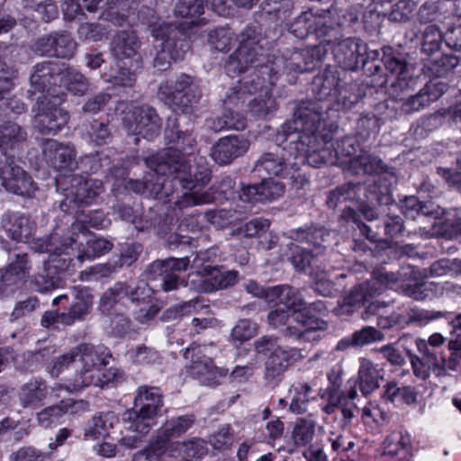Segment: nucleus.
I'll list each match as a JSON object with an SVG mask.
<instances>
[{"mask_svg": "<svg viewBox=\"0 0 461 461\" xmlns=\"http://www.w3.org/2000/svg\"><path fill=\"white\" fill-rule=\"evenodd\" d=\"M255 350L259 354L270 353L265 364V376L267 380H275L294 362L303 358L301 350L295 348L284 347L278 339L263 336L255 340Z\"/></svg>", "mask_w": 461, "mask_h": 461, "instance_id": "13", "label": "nucleus"}, {"mask_svg": "<svg viewBox=\"0 0 461 461\" xmlns=\"http://www.w3.org/2000/svg\"><path fill=\"white\" fill-rule=\"evenodd\" d=\"M0 182L8 192L21 196H32L37 189L36 184L13 157L0 161Z\"/></svg>", "mask_w": 461, "mask_h": 461, "instance_id": "23", "label": "nucleus"}, {"mask_svg": "<svg viewBox=\"0 0 461 461\" xmlns=\"http://www.w3.org/2000/svg\"><path fill=\"white\" fill-rule=\"evenodd\" d=\"M132 0H82L85 8L89 12H95L101 4H105V9L102 12L100 17L111 22L114 25L122 26L130 23L129 8L130 2Z\"/></svg>", "mask_w": 461, "mask_h": 461, "instance_id": "33", "label": "nucleus"}, {"mask_svg": "<svg viewBox=\"0 0 461 461\" xmlns=\"http://www.w3.org/2000/svg\"><path fill=\"white\" fill-rule=\"evenodd\" d=\"M26 140V132L12 122H5L0 128V150L6 157L8 152L14 149Z\"/></svg>", "mask_w": 461, "mask_h": 461, "instance_id": "47", "label": "nucleus"}, {"mask_svg": "<svg viewBox=\"0 0 461 461\" xmlns=\"http://www.w3.org/2000/svg\"><path fill=\"white\" fill-rule=\"evenodd\" d=\"M189 262L187 257L156 260L149 266L148 275L151 279L162 278L161 285L163 291H174L183 284V280H181L177 273L185 271Z\"/></svg>", "mask_w": 461, "mask_h": 461, "instance_id": "27", "label": "nucleus"}, {"mask_svg": "<svg viewBox=\"0 0 461 461\" xmlns=\"http://www.w3.org/2000/svg\"><path fill=\"white\" fill-rule=\"evenodd\" d=\"M152 294V289L142 280L137 282L134 286L124 283H117L102 295L100 307L104 311L110 312L124 300L145 304L151 301Z\"/></svg>", "mask_w": 461, "mask_h": 461, "instance_id": "22", "label": "nucleus"}, {"mask_svg": "<svg viewBox=\"0 0 461 461\" xmlns=\"http://www.w3.org/2000/svg\"><path fill=\"white\" fill-rule=\"evenodd\" d=\"M238 279L237 271H221L210 265L189 274L186 285L198 293H212L233 285Z\"/></svg>", "mask_w": 461, "mask_h": 461, "instance_id": "20", "label": "nucleus"}, {"mask_svg": "<svg viewBox=\"0 0 461 461\" xmlns=\"http://www.w3.org/2000/svg\"><path fill=\"white\" fill-rule=\"evenodd\" d=\"M348 170L353 175H372L384 170L382 160L366 151L348 160Z\"/></svg>", "mask_w": 461, "mask_h": 461, "instance_id": "46", "label": "nucleus"}, {"mask_svg": "<svg viewBox=\"0 0 461 461\" xmlns=\"http://www.w3.org/2000/svg\"><path fill=\"white\" fill-rule=\"evenodd\" d=\"M56 187L64 195L59 204L63 212L93 203L104 190L101 180L83 175L56 176Z\"/></svg>", "mask_w": 461, "mask_h": 461, "instance_id": "9", "label": "nucleus"}, {"mask_svg": "<svg viewBox=\"0 0 461 461\" xmlns=\"http://www.w3.org/2000/svg\"><path fill=\"white\" fill-rule=\"evenodd\" d=\"M77 359L82 365L81 370L76 373L71 380L64 384H55L50 390L59 391L63 389L74 393L91 385L104 387L112 381L114 374L111 370L107 373L103 370L106 365L103 354L95 346L86 343L77 345L53 359L48 366L49 373L51 376L58 377Z\"/></svg>", "mask_w": 461, "mask_h": 461, "instance_id": "3", "label": "nucleus"}, {"mask_svg": "<svg viewBox=\"0 0 461 461\" xmlns=\"http://www.w3.org/2000/svg\"><path fill=\"white\" fill-rule=\"evenodd\" d=\"M366 44L356 38H344L332 45V54L336 62L344 69L354 70L360 62L365 61Z\"/></svg>", "mask_w": 461, "mask_h": 461, "instance_id": "30", "label": "nucleus"}, {"mask_svg": "<svg viewBox=\"0 0 461 461\" xmlns=\"http://www.w3.org/2000/svg\"><path fill=\"white\" fill-rule=\"evenodd\" d=\"M65 63L58 61H43L34 66L31 76L32 92L42 94V95L58 97L59 92L55 90L61 80L60 75L64 73Z\"/></svg>", "mask_w": 461, "mask_h": 461, "instance_id": "26", "label": "nucleus"}, {"mask_svg": "<svg viewBox=\"0 0 461 461\" xmlns=\"http://www.w3.org/2000/svg\"><path fill=\"white\" fill-rule=\"evenodd\" d=\"M402 285L404 284L398 274L388 272L384 267L375 269L366 283L360 285L350 296L344 299L343 304L336 309L337 314H350L353 312V307L368 302L387 289L402 292Z\"/></svg>", "mask_w": 461, "mask_h": 461, "instance_id": "11", "label": "nucleus"}, {"mask_svg": "<svg viewBox=\"0 0 461 461\" xmlns=\"http://www.w3.org/2000/svg\"><path fill=\"white\" fill-rule=\"evenodd\" d=\"M359 99L360 93L356 84H341L326 103L324 110L347 111L357 104Z\"/></svg>", "mask_w": 461, "mask_h": 461, "instance_id": "41", "label": "nucleus"}, {"mask_svg": "<svg viewBox=\"0 0 461 461\" xmlns=\"http://www.w3.org/2000/svg\"><path fill=\"white\" fill-rule=\"evenodd\" d=\"M140 46L141 42L134 30H120L111 38L109 51L117 65H130L131 69L139 70L142 65Z\"/></svg>", "mask_w": 461, "mask_h": 461, "instance_id": "19", "label": "nucleus"}, {"mask_svg": "<svg viewBox=\"0 0 461 461\" xmlns=\"http://www.w3.org/2000/svg\"><path fill=\"white\" fill-rule=\"evenodd\" d=\"M459 59L454 55H441L439 58L428 59L423 69L429 77H440L457 67Z\"/></svg>", "mask_w": 461, "mask_h": 461, "instance_id": "52", "label": "nucleus"}, {"mask_svg": "<svg viewBox=\"0 0 461 461\" xmlns=\"http://www.w3.org/2000/svg\"><path fill=\"white\" fill-rule=\"evenodd\" d=\"M116 112L121 115L122 125L128 134L150 139L158 135L161 128V120L156 111L148 105H137L133 102H120Z\"/></svg>", "mask_w": 461, "mask_h": 461, "instance_id": "10", "label": "nucleus"}, {"mask_svg": "<svg viewBox=\"0 0 461 461\" xmlns=\"http://www.w3.org/2000/svg\"><path fill=\"white\" fill-rule=\"evenodd\" d=\"M359 184L348 183L330 192L327 204L330 208H336L339 203L347 201H354L359 198L358 192L361 189Z\"/></svg>", "mask_w": 461, "mask_h": 461, "instance_id": "57", "label": "nucleus"}, {"mask_svg": "<svg viewBox=\"0 0 461 461\" xmlns=\"http://www.w3.org/2000/svg\"><path fill=\"white\" fill-rule=\"evenodd\" d=\"M358 384L361 393L368 395L376 390L384 378V371L368 358L359 359Z\"/></svg>", "mask_w": 461, "mask_h": 461, "instance_id": "40", "label": "nucleus"}, {"mask_svg": "<svg viewBox=\"0 0 461 461\" xmlns=\"http://www.w3.org/2000/svg\"><path fill=\"white\" fill-rule=\"evenodd\" d=\"M0 224L7 236L16 242H28L34 230L29 217L19 212H5Z\"/></svg>", "mask_w": 461, "mask_h": 461, "instance_id": "34", "label": "nucleus"}, {"mask_svg": "<svg viewBox=\"0 0 461 461\" xmlns=\"http://www.w3.org/2000/svg\"><path fill=\"white\" fill-rule=\"evenodd\" d=\"M442 34L436 25H429L422 34L421 51L428 56L437 54L441 47Z\"/></svg>", "mask_w": 461, "mask_h": 461, "instance_id": "63", "label": "nucleus"}, {"mask_svg": "<svg viewBox=\"0 0 461 461\" xmlns=\"http://www.w3.org/2000/svg\"><path fill=\"white\" fill-rule=\"evenodd\" d=\"M201 95L198 85L186 74H181L176 78L165 81L158 89V96L166 104L183 113H187L193 105L197 104Z\"/></svg>", "mask_w": 461, "mask_h": 461, "instance_id": "14", "label": "nucleus"}, {"mask_svg": "<svg viewBox=\"0 0 461 461\" xmlns=\"http://www.w3.org/2000/svg\"><path fill=\"white\" fill-rule=\"evenodd\" d=\"M195 422L194 414H185L167 420L158 429L159 437L169 441L177 438L189 430Z\"/></svg>", "mask_w": 461, "mask_h": 461, "instance_id": "45", "label": "nucleus"}, {"mask_svg": "<svg viewBox=\"0 0 461 461\" xmlns=\"http://www.w3.org/2000/svg\"><path fill=\"white\" fill-rule=\"evenodd\" d=\"M42 154L48 164L57 172L58 176H72L77 167V151L71 143H60L56 140L48 139L42 142Z\"/></svg>", "mask_w": 461, "mask_h": 461, "instance_id": "24", "label": "nucleus"}, {"mask_svg": "<svg viewBox=\"0 0 461 461\" xmlns=\"http://www.w3.org/2000/svg\"><path fill=\"white\" fill-rule=\"evenodd\" d=\"M461 270V261L458 259L441 258L435 261L429 268L422 270L424 277H439L447 275H454Z\"/></svg>", "mask_w": 461, "mask_h": 461, "instance_id": "59", "label": "nucleus"}, {"mask_svg": "<svg viewBox=\"0 0 461 461\" xmlns=\"http://www.w3.org/2000/svg\"><path fill=\"white\" fill-rule=\"evenodd\" d=\"M333 123L327 122V130L330 132V140L329 144L324 143L322 140H321V134L318 131H315L312 128L313 131H315L314 135L318 136V142L311 143V146L304 145L308 149L304 150L302 143L299 140H295L293 143L295 144V149L302 156L303 160H306L307 163L314 167H319L323 164H333L335 162V158L339 155H342L345 157H350V158L357 156V152L361 153L360 145L358 140L355 137L347 136L343 138L337 144V149H334L332 140V131L334 129Z\"/></svg>", "mask_w": 461, "mask_h": 461, "instance_id": "8", "label": "nucleus"}, {"mask_svg": "<svg viewBox=\"0 0 461 461\" xmlns=\"http://www.w3.org/2000/svg\"><path fill=\"white\" fill-rule=\"evenodd\" d=\"M59 87H64L68 91L72 92L74 95H83L87 89V81L86 77L74 68L67 67L65 64V70L60 75Z\"/></svg>", "mask_w": 461, "mask_h": 461, "instance_id": "56", "label": "nucleus"}, {"mask_svg": "<svg viewBox=\"0 0 461 461\" xmlns=\"http://www.w3.org/2000/svg\"><path fill=\"white\" fill-rule=\"evenodd\" d=\"M342 84L340 72L337 68H328L321 74L316 76L312 83V90L315 95V101H303L296 108L293 120L283 124V130L277 134V141L293 143L299 140L303 149L304 145L318 142V136L314 135L312 128L320 132V138L329 144L330 132L327 128V113H323L326 103L334 95L335 89Z\"/></svg>", "mask_w": 461, "mask_h": 461, "instance_id": "2", "label": "nucleus"}, {"mask_svg": "<svg viewBox=\"0 0 461 461\" xmlns=\"http://www.w3.org/2000/svg\"><path fill=\"white\" fill-rule=\"evenodd\" d=\"M384 339V335L374 327L366 326L355 331L350 337L341 339L338 348L344 349L348 347H363Z\"/></svg>", "mask_w": 461, "mask_h": 461, "instance_id": "50", "label": "nucleus"}, {"mask_svg": "<svg viewBox=\"0 0 461 461\" xmlns=\"http://www.w3.org/2000/svg\"><path fill=\"white\" fill-rule=\"evenodd\" d=\"M207 453L206 444L200 438L182 442H172L170 456L182 461H196Z\"/></svg>", "mask_w": 461, "mask_h": 461, "instance_id": "43", "label": "nucleus"}, {"mask_svg": "<svg viewBox=\"0 0 461 461\" xmlns=\"http://www.w3.org/2000/svg\"><path fill=\"white\" fill-rule=\"evenodd\" d=\"M164 406L159 387L140 385L137 388L132 408L125 411L122 420L128 429L149 433Z\"/></svg>", "mask_w": 461, "mask_h": 461, "instance_id": "5", "label": "nucleus"}, {"mask_svg": "<svg viewBox=\"0 0 461 461\" xmlns=\"http://www.w3.org/2000/svg\"><path fill=\"white\" fill-rule=\"evenodd\" d=\"M113 412L95 415L85 426V438L94 440L104 438L113 427Z\"/></svg>", "mask_w": 461, "mask_h": 461, "instance_id": "51", "label": "nucleus"}, {"mask_svg": "<svg viewBox=\"0 0 461 461\" xmlns=\"http://www.w3.org/2000/svg\"><path fill=\"white\" fill-rule=\"evenodd\" d=\"M311 51L312 50L309 49H303L294 51L290 57L285 59L283 57L276 58L273 62L267 64L274 68L270 75H274L276 71V76L277 78L281 67L283 70L287 73H303L312 70L315 67V60Z\"/></svg>", "mask_w": 461, "mask_h": 461, "instance_id": "37", "label": "nucleus"}, {"mask_svg": "<svg viewBox=\"0 0 461 461\" xmlns=\"http://www.w3.org/2000/svg\"><path fill=\"white\" fill-rule=\"evenodd\" d=\"M150 27L151 35L156 41H159L156 48L160 50L157 53L154 59V67L158 70H167L171 61H178L184 59L185 53L187 50L188 45L184 41L177 39V34L180 32L176 27L167 23H151L148 22Z\"/></svg>", "mask_w": 461, "mask_h": 461, "instance_id": "12", "label": "nucleus"}, {"mask_svg": "<svg viewBox=\"0 0 461 461\" xmlns=\"http://www.w3.org/2000/svg\"><path fill=\"white\" fill-rule=\"evenodd\" d=\"M46 382L41 378H32L20 389L19 401L23 408H37L48 399L50 393Z\"/></svg>", "mask_w": 461, "mask_h": 461, "instance_id": "39", "label": "nucleus"}, {"mask_svg": "<svg viewBox=\"0 0 461 461\" xmlns=\"http://www.w3.org/2000/svg\"><path fill=\"white\" fill-rule=\"evenodd\" d=\"M17 71L13 67H6V76L0 74V101L13 113L21 114L25 112V104L20 100L5 96L14 86Z\"/></svg>", "mask_w": 461, "mask_h": 461, "instance_id": "48", "label": "nucleus"}, {"mask_svg": "<svg viewBox=\"0 0 461 461\" xmlns=\"http://www.w3.org/2000/svg\"><path fill=\"white\" fill-rule=\"evenodd\" d=\"M455 332L457 333L456 340L459 348L454 349L447 360L438 356L436 351L429 350L423 341H416V346L420 357L411 356V364L414 375L421 380H426L433 373L439 376L445 368L452 371H461V314L451 321Z\"/></svg>", "mask_w": 461, "mask_h": 461, "instance_id": "7", "label": "nucleus"}, {"mask_svg": "<svg viewBox=\"0 0 461 461\" xmlns=\"http://www.w3.org/2000/svg\"><path fill=\"white\" fill-rule=\"evenodd\" d=\"M204 349V346L194 344L186 348L184 356L186 359H191L190 365L186 366L187 372L200 384L216 386L228 375V370L216 366L213 360L205 356Z\"/></svg>", "mask_w": 461, "mask_h": 461, "instance_id": "17", "label": "nucleus"}, {"mask_svg": "<svg viewBox=\"0 0 461 461\" xmlns=\"http://www.w3.org/2000/svg\"><path fill=\"white\" fill-rule=\"evenodd\" d=\"M257 324L250 320H240L231 330L230 341L235 346H240L253 338L257 334Z\"/></svg>", "mask_w": 461, "mask_h": 461, "instance_id": "62", "label": "nucleus"}, {"mask_svg": "<svg viewBox=\"0 0 461 461\" xmlns=\"http://www.w3.org/2000/svg\"><path fill=\"white\" fill-rule=\"evenodd\" d=\"M171 447L172 442L167 438L159 437V431L157 430L149 445L141 451V455L145 456L147 461H159L165 454L170 456Z\"/></svg>", "mask_w": 461, "mask_h": 461, "instance_id": "58", "label": "nucleus"}, {"mask_svg": "<svg viewBox=\"0 0 461 461\" xmlns=\"http://www.w3.org/2000/svg\"><path fill=\"white\" fill-rule=\"evenodd\" d=\"M240 91L233 89L224 101L225 112L221 116L212 119L210 128L214 131L223 130L242 131L246 128L247 120L239 109L242 107Z\"/></svg>", "mask_w": 461, "mask_h": 461, "instance_id": "29", "label": "nucleus"}, {"mask_svg": "<svg viewBox=\"0 0 461 461\" xmlns=\"http://www.w3.org/2000/svg\"><path fill=\"white\" fill-rule=\"evenodd\" d=\"M111 221L101 211H91L87 214L79 213L77 221L71 225L73 231L78 230L85 233L88 227L95 229H104L110 225Z\"/></svg>", "mask_w": 461, "mask_h": 461, "instance_id": "54", "label": "nucleus"}, {"mask_svg": "<svg viewBox=\"0 0 461 461\" xmlns=\"http://www.w3.org/2000/svg\"><path fill=\"white\" fill-rule=\"evenodd\" d=\"M443 316L444 314L441 312L411 308L407 312L406 315H403V320L405 321L404 328L409 325L424 327L432 321L438 320Z\"/></svg>", "mask_w": 461, "mask_h": 461, "instance_id": "60", "label": "nucleus"}, {"mask_svg": "<svg viewBox=\"0 0 461 461\" xmlns=\"http://www.w3.org/2000/svg\"><path fill=\"white\" fill-rule=\"evenodd\" d=\"M327 306L323 301L318 300L299 307L296 312L292 313V320L297 323V326L288 325L284 333L286 337L296 339H310L309 334L316 330H325L328 327L327 322L315 317L316 313H323Z\"/></svg>", "mask_w": 461, "mask_h": 461, "instance_id": "18", "label": "nucleus"}, {"mask_svg": "<svg viewBox=\"0 0 461 461\" xmlns=\"http://www.w3.org/2000/svg\"><path fill=\"white\" fill-rule=\"evenodd\" d=\"M312 386L304 382H298L290 390L294 393L291 399L289 410L294 414H303L307 411L308 403L311 400Z\"/></svg>", "mask_w": 461, "mask_h": 461, "instance_id": "53", "label": "nucleus"}, {"mask_svg": "<svg viewBox=\"0 0 461 461\" xmlns=\"http://www.w3.org/2000/svg\"><path fill=\"white\" fill-rule=\"evenodd\" d=\"M315 421L311 419H299L293 430V438L297 446H305L312 442L315 434Z\"/></svg>", "mask_w": 461, "mask_h": 461, "instance_id": "61", "label": "nucleus"}, {"mask_svg": "<svg viewBox=\"0 0 461 461\" xmlns=\"http://www.w3.org/2000/svg\"><path fill=\"white\" fill-rule=\"evenodd\" d=\"M273 70L274 68L268 65L256 64L249 79L247 78L240 82L239 89H236V91H240L241 104H244L248 94L258 91L260 93L249 102V111L255 116H266L277 108L276 102L271 95V86L276 81V71L274 75H270Z\"/></svg>", "mask_w": 461, "mask_h": 461, "instance_id": "6", "label": "nucleus"}, {"mask_svg": "<svg viewBox=\"0 0 461 461\" xmlns=\"http://www.w3.org/2000/svg\"><path fill=\"white\" fill-rule=\"evenodd\" d=\"M59 87H64L68 91L72 92L74 95H83L87 89V81L86 77L74 68L67 67L65 64V70L60 75Z\"/></svg>", "mask_w": 461, "mask_h": 461, "instance_id": "55", "label": "nucleus"}, {"mask_svg": "<svg viewBox=\"0 0 461 461\" xmlns=\"http://www.w3.org/2000/svg\"><path fill=\"white\" fill-rule=\"evenodd\" d=\"M384 461H410L412 456L411 437L406 431H393L384 441Z\"/></svg>", "mask_w": 461, "mask_h": 461, "instance_id": "36", "label": "nucleus"}, {"mask_svg": "<svg viewBox=\"0 0 461 461\" xmlns=\"http://www.w3.org/2000/svg\"><path fill=\"white\" fill-rule=\"evenodd\" d=\"M82 234L86 240V246L80 241L76 256L80 263H83L85 259L98 258L111 250L113 244L109 240L95 237V235Z\"/></svg>", "mask_w": 461, "mask_h": 461, "instance_id": "44", "label": "nucleus"}, {"mask_svg": "<svg viewBox=\"0 0 461 461\" xmlns=\"http://www.w3.org/2000/svg\"><path fill=\"white\" fill-rule=\"evenodd\" d=\"M384 63L389 75L381 86L387 87L394 99L403 100V95L418 85L419 77L415 74V68L404 58L391 55L384 57Z\"/></svg>", "mask_w": 461, "mask_h": 461, "instance_id": "15", "label": "nucleus"}, {"mask_svg": "<svg viewBox=\"0 0 461 461\" xmlns=\"http://www.w3.org/2000/svg\"><path fill=\"white\" fill-rule=\"evenodd\" d=\"M250 141L240 135H230L221 138L211 149L212 158L219 165L230 164L243 156L249 149Z\"/></svg>", "mask_w": 461, "mask_h": 461, "instance_id": "31", "label": "nucleus"}, {"mask_svg": "<svg viewBox=\"0 0 461 461\" xmlns=\"http://www.w3.org/2000/svg\"><path fill=\"white\" fill-rule=\"evenodd\" d=\"M72 303L68 312H62L63 325H72L89 313L93 304L92 294L88 288L77 286L72 291Z\"/></svg>", "mask_w": 461, "mask_h": 461, "instance_id": "38", "label": "nucleus"}, {"mask_svg": "<svg viewBox=\"0 0 461 461\" xmlns=\"http://www.w3.org/2000/svg\"><path fill=\"white\" fill-rule=\"evenodd\" d=\"M78 236L60 237L51 233L48 237L33 240L32 248L39 253H48L49 257L41 267L30 276L31 286L39 293H48L59 286L58 272L68 271L72 266L75 248Z\"/></svg>", "mask_w": 461, "mask_h": 461, "instance_id": "4", "label": "nucleus"}, {"mask_svg": "<svg viewBox=\"0 0 461 461\" xmlns=\"http://www.w3.org/2000/svg\"><path fill=\"white\" fill-rule=\"evenodd\" d=\"M461 287L449 282H415L402 285V293L414 300L438 297L445 293H458Z\"/></svg>", "mask_w": 461, "mask_h": 461, "instance_id": "35", "label": "nucleus"}, {"mask_svg": "<svg viewBox=\"0 0 461 461\" xmlns=\"http://www.w3.org/2000/svg\"><path fill=\"white\" fill-rule=\"evenodd\" d=\"M179 157L177 152L171 150L164 155L147 158L146 165L150 171L145 176L144 182L129 179L125 187L167 203L177 186H182L186 191L175 201L174 211L213 202L215 196L212 189L203 190L209 183L207 171L202 170L195 174L194 180L188 179L186 167L181 164Z\"/></svg>", "mask_w": 461, "mask_h": 461, "instance_id": "1", "label": "nucleus"}, {"mask_svg": "<svg viewBox=\"0 0 461 461\" xmlns=\"http://www.w3.org/2000/svg\"><path fill=\"white\" fill-rule=\"evenodd\" d=\"M283 130V127L280 131H277L276 134L280 133ZM276 138H277V135H276ZM276 140V139H275ZM278 146H281L285 143L287 144V147L290 149H293L292 146H295L294 143H290L288 140L285 141H277L276 140ZM286 149V146L283 149L276 148V151H269L262 154L259 158L257 160L254 171L261 175L263 172H265L268 176H281L285 177L289 174L290 167L288 164V158L285 157V154L284 153L285 149ZM294 149L296 151L295 158L301 159L302 162H306V160H303L302 156L299 154L295 147Z\"/></svg>", "mask_w": 461, "mask_h": 461, "instance_id": "28", "label": "nucleus"}, {"mask_svg": "<svg viewBox=\"0 0 461 461\" xmlns=\"http://www.w3.org/2000/svg\"><path fill=\"white\" fill-rule=\"evenodd\" d=\"M165 137L169 144H172L173 147L168 148L166 150H163L162 152H159L156 154L155 156L164 155L165 153L174 150L179 154L178 159L181 161V164L185 165L186 167V177L188 179L194 180V175L199 173L202 170H206L208 174V179L210 180V172L209 169L205 167H197L195 169H193L192 167L189 164V159L185 158L186 153L187 155L191 154V150L193 149L194 146L196 143L195 137L193 134V131H181L178 129V125H176L175 123L170 126V124L167 125V127L165 130Z\"/></svg>", "mask_w": 461, "mask_h": 461, "instance_id": "25", "label": "nucleus"}, {"mask_svg": "<svg viewBox=\"0 0 461 461\" xmlns=\"http://www.w3.org/2000/svg\"><path fill=\"white\" fill-rule=\"evenodd\" d=\"M203 13V0H178L174 8L175 16L186 19L192 26L204 23V18L201 17Z\"/></svg>", "mask_w": 461, "mask_h": 461, "instance_id": "49", "label": "nucleus"}, {"mask_svg": "<svg viewBox=\"0 0 461 461\" xmlns=\"http://www.w3.org/2000/svg\"><path fill=\"white\" fill-rule=\"evenodd\" d=\"M239 48L226 62L225 69L230 77L244 72L249 66H254L262 56L259 33L255 27H248L239 36Z\"/></svg>", "mask_w": 461, "mask_h": 461, "instance_id": "16", "label": "nucleus"}, {"mask_svg": "<svg viewBox=\"0 0 461 461\" xmlns=\"http://www.w3.org/2000/svg\"><path fill=\"white\" fill-rule=\"evenodd\" d=\"M267 303L274 305L282 304L285 308L293 310V312L304 305L301 294L288 285L269 287Z\"/></svg>", "mask_w": 461, "mask_h": 461, "instance_id": "42", "label": "nucleus"}, {"mask_svg": "<svg viewBox=\"0 0 461 461\" xmlns=\"http://www.w3.org/2000/svg\"><path fill=\"white\" fill-rule=\"evenodd\" d=\"M57 98L50 100L42 95L37 100V113L34 117V127L43 134H57L68 123L69 116L67 111L59 107Z\"/></svg>", "mask_w": 461, "mask_h": 461, "instance_id": "21", "label": "nucleus"}, {"mask_svg": "<svg viewBox=\"0 0 461 461\" xmlns=\"http://www.w3.org/2000/svg\"><path fill=\"white\" fill-rule=\"evenodd\" d=\"M126 357L133 363L149 366L157 363L159 359L158 353L152 348L140 345L126 352Z\"/></svg>", "mask_w": 461, "mask_h": 461, "instance_id": "64", "label": "nucleus"}, {"mask_svg": "<svg viewBox=\"0 0 461 461\" xmlns=\"http://www.w3.org/2000/svg\"><path fill=\"white\" fill-rule=\"evenodd\" d=\"M287 238L298 242H305L316 250L315 255H321L334 240L335 232L319 226H304L290 230L286 232Z\"/></svg>", "mask_w": 461, "mask_h": 461, "instance_id": "32", "label": "nucleus"}]
</instances>
